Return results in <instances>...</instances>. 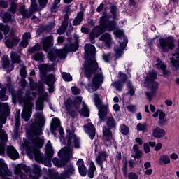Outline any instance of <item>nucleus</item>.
<instances>
[{
	"mask_svg": "<svg viewBox=\"0 0 179 179\" xmlns=\"http://www.w3.org/2000/svg\"><path fill=\"white\" fill-rule=\"evenodd\" d=\"M94 171H96V165L93 161H91L88 169V177H90V178L94 177Z\"/></svg>",
	"mask_w": 179,
	"mask_h": 179,
	"instance_id": "c9c22d12",
	"label": "nucleus"
},
{
	"mask_svg": "<svg viewBox=\"0 0 179 179\" xmlns=\"http://www.w3.org/2000/svg\"><path fill=\"white\" fill-rule=\"evenodd\" d=\"M99 110V117L101 121H103L106 118V115L108 114V108L107 106H102Z\"/></svg>",
	"mask_w": 179,
	"mask_h": 179,
	"instance_id": "c756f323",
	"label": "nucleus"
},
{
	"mask_svg": "<svg viewBox=\"0 0 179 179\" xmlns=\"http://www.w3.org/2000/svg\"><path fill=\"white\" fill-rule=\"evenodd\" d=\"M171 62L176 69H179V48L176 50V54L171 58Z\"/></svg>",
	"mask_w": 179,
	"mask_h": 179,
	"instance_id": "bb28decb",
	"label": "nucleus"
},
{
	"mask_svg": "<svg viewBox=\"0 0 179 179\" xmlns=\"http://www.w3.org/2000/svg\"><path fill=\"white\" fill-rule=\"evenodd\" d=\"M55 66V64L52 63L50 64H43L38 66V69L41 73V78L42 79H45V83L47 86L49 87V92L52 93L54 92V83L57 80L55 78V76L54 74H48L45 75V72H51V71H54V67Z\"/></svg>",
	"mask_w": 179,
	"mask_h": 179,
	"instance_id": "6e6552de",
	"label": "nucleus"
},
{
	"mask_svg": "<svg viewBox=\"0 0 179 179\" xmlns=\"http://www.w3.org/2000/svg\"><path fill=\"white\" fill-rule=\"evenodd\" d=\"M69 16H68V14H65L64 15V20L62 22V25L57 29L58 34H64V33H65V31H66V29H67L68 24H69Z\"/></svg>",
	"mask_w": 179,
	"mask_h": 179,
	"instance_id": "5701e85b",
	"label": "nucleus"
},
{
	"mask_svg": "<svg viewBox=\"0 0 179 179\" xmlns=\"http://www.w3.org/2000/svg\"><path fill=\"white\" fill-rule=\"evenodd\" d=\"M10 55L12 64H10V62L9 61V57L3 56L2 57V66L6 69V72L7 73L13 71L15 68V65H13V64H20V62H22V58L17 52L11 51Z\"/></svg>",
	"mask_w": 179,
	"mask_h": 179,
	"instance_id": "9b49d317",
	"label": "nucleus"
},
{
	"mask_svg": "<svg viewBox=\"0 0 179 179\" xmlns=\"http://www.w3.org/2000/svg\"><path fill=\"white\" fill-rule=\"evenodd\" d=\"M128 179H138L139 176H138V174L134 173V172H130L128 173Z\"/></svg>",
	"mask_w": 179,
	"mask_h": 179,
	"instance_id": "864d4df0",
	"label": "nucleus"
},
{
	"mask_svg": "<svg viewBox=\"0 0 179 179\" xmlns=\"http://www.w3.org/2000/svg\"><path fill=\"white\" fill-rule=\"evenodd\" d=\"M72 142L73 143V146L76 149H80V138L77 136L76 134L71 133L67 136V147L63 148V149H69L71 148V155L72 152L73 150V148L72 147Z\"/></svg>",
	"mask_w": 179,
	"mask_h": 179,
	"instance_id": "dca6fc26",
	"label": "nucleus"
},
{
	"mask_svg": "<svg viewBox=\"0 0 179 179\" xmlns=\"http://www.w3.org/2000/svg\"><path fill=\"white\" fill-rule=\"evenodd\" d=\"M106 125L108 128L107 127H103V141L106 146H111L114 142V138H113V134L110 129H114L117 127L114 117H110L108 118Z\"/></svg>",
	"mask_w": 179,
	"mask_h": 179,
	"instance_id": "9d476101",
	"label": "nucleus"
},
{
	"mask_svg": "<svg viewBox=\"0 0 179 179\" xmlns=\"http://www.w3.org/2000/svg\"><path fill=\"white\" fill-rule=\"evenodd\" d=\"M40 50H41V45H40L38 43H36L34 47L29 48L28 49V52H29V54H33V52L40 51Z\"/></svg>",
	"mask_w": 179,
	"mask_h": 179,
	"instance_id": "a18cd8bd",
	"label": "nucleus"
},
{
	"mask_svg": "<svg viewBox=\"0 0 179 179\" xmlns=\"http://www.w3.org/2000/svg\"><path fill=\"white\" fill-rule=\"evenodd\" d=\"M27 45H29V41L26 39H22V41H21V47L26 48Z\"/></svg>",
	"mask_w": 179,
	"mask_h": 179,
	"instance_id": "0e129e2a",
	"label": "nucleus"
},
{
	"mask_svg": "<svg viewBox=\"0 0 179 179\" xmlns=\"http://www.w3.org/2000/svg\"><path fill=\"white\" fill-rule=\"evenodd\" d=\"M127 86L129 88V93L130 96H134V94H135V88H134V85H132V83L131 81H129L127 83Z\"/></svg>",
	"mask_w": 179,
	"mask_h": 179,
	"instance_id": "8fccbe9b",
	"label": "nucleus"
},
{
	"mask_svg": "<svg viewBox=\"0 0 179 179\" xmlns=\"http://www.w3.org/2000/svg\"><path fill=\"white\" fill-rule=\"evenodd\" d=\"M136 129H137V131H140L141 132H143V134H145V132H146V131H148V124L138 123L136 125Z\"/></svg>",
	"mask_w": 179,
	"mask_h": 179,
	"instance_id": "ea45409f",
	"label": "nucleus"
},
{
	"mask_svg": "<svg viewBox=\"0 0 179 179\" xmlns=\"http://www.w3.org/2000/svg\"><path fill=\"white\" fill-rule=\"evenodd\" d=\"M110 13L113 19H117V17L118 16V8H117L115 5H112L110 6Z\"/></svg>",
	"mask_w": 179,
	"mask_h": 179,
	"instance_id": "79ce46f5",
	"label": "nucleus"
},
{
	"mask_svg": "<svg viewBox=\"0 0 179 179\" xmlns=\"http://www.w3.org/2000/svg\"><path fill=\"white\" fill-rule=\"evenodd\" d=\"M94 104L96 106V107H97V108H101V107L103 106L101 105V99H100V96H99V94L96 93H94Z\"/></svg>",
	"mask_w": 179,
	"mask_h": 179,
	"instance_id": "4c0bfd02",
	"label": "nucleus"
},
{
	"mask_svg": "<svg viewBox=\"0 0 179 179\" xmlns=\"http://www.w3.org/2000/svg\"><path fill=\"white\" fill-rule=\"evenodd\" d=\"M127 2L129 8L131 9H135V8H136V3L135 2V0H129Z\"/></svg>",
	"mask_w": 179,
	"mask_h": 179,
	"instance_id": "4d7b16f0",
	"label": "nucleus"
},
{
	"mask_svg": "<svg viewBox=\"0 0 179 179\" xmlns=\"http://www.w3.org/2000/svg\"><path fill=\"white\" fill-rule=\"evenodd\" d=\"M170 157L167 155H163L159 158V163L161 164H170Z\"/></svg>",
	"mask_w": 179,
	"mask_h": 179,
	"instance_id": "58836bf2",
	"label": "nucleus"
},
{
	"mask_svg": "<svg viewBox=\"0 0 179 179\" xmlns=\"http://www.w3.org/2000/svg\"><path fill=\"white\" fill-rule=\"evenodd\" d=\"M170 158L171 160H177V159H178V155L176 154V152H173L171 154Z\"/></svg>",
	"mask_w": 179,
	"mask_h": 179,
	"instance_id": "338daca9",
	"label": "nucleus"
},
{
	"mask_svg": "<svg viewBox=\"0 0 179 179\" xmlns=\"http://www.w3.org/2000/svg\"><path fill=\"white\" fill-rule=\"evenodd\" d=\"M55 26V22H51L48 25H44L41 27V29L43 31H51L52 29H54V27Z\"/></svg>",
	"mask_w": 179,
	"mask_h": 179,
	"instance_id": "c03bdc74",
	"label": "nucleus"
},
{
	"mask_svg": "<svg viewBox=\"0 0 179 179\" xmlns=\"http://www.w3.org/2000/svg\"><path fill=\"white\" fill-rule=\"evenodd\" d=\"M32 58L34 61H40V62H43L44 54H43L41 52H38L33 55Z\"/></svg>",
	"mask_w": 179,
	"mask_h": 179,
	"instance_id": "e433bc0d",
	"label": "nucleus"
},
{
	"mask_svg": "<svg viewBox=\"0 0 179 179\" xmlns=\"http://www.w3.org/2000/svg\"><path fill=\"white\" fill-rule=\"evenodd\" d=\"M128 111L129 113H136V106L135 105H130L127 107Z\"/></svg>",
	"mask_w": 179,
	"mask_h": 179,
	"instance_id": "6e6d98bb",
	"label": "nucleus"
},
{
	"mask_svg": "<svg viewBox=\"0 0 179 179\" xmlns=\"http://www.w3.org/2000/svg\"><path fill=\"white\" fill-rule=\"evenodd\" d=\"M9 115H10V109L8 103H0V155L8 156L12 160H17L20 157L19 152L13 145L6 147L8 134L3 129Z\"/></svg>",
	"mask_w": 179,
	"mask_h": 179,
	"instance_id": "39448f33",
	"label": "nucleus"
},
{
	"mask_svg": "<svg viewBox=\"0 0 179 179\" xmlns=\"http://www.w3.org/2000/svg\"><path fill=\"white\" fill-rule=\"evenodd\" d=\"M157 78V73L155 70L149 71L146 78L144 80L145 85L150 87L151 92H146L145 95L147 96L148 100H152L156 95L157 89H159V83L155 81V79Z\"/></svg>",
	"mask_w": 179,
	"mask_h": 179,
	"instance_id": "1a4fd4ad",
	"label": "nucleus"
},
{
	"mask_svg": "<svg viewBox=\"0 0 179 179\" xmlns=\"http://www.w3.org/2000/svg\"><path fill=\"white\" fill-rule=\"evenodd\" d=\"M32 13L38 12L40 10V8H38V4L34 0H31V6L29 8Z\"/></svg>",
	"mask_w": 179,
	"mask_h": 179,
	"instance_id": "a19ab883",
	"label": "nucleus"
},
{
	"mask_svg": "<svg viewBox=\"0 0 179 179\" xmlns=\"http://www.w3.org/2000/svg\"><path fill=\"white\" fill-rule=\"evenodd\" d=\"M112 86L116 89L118 92L122 91V83L121 81H116L112 83Z\"/></svg>",
	"mask_w": 179,
	"mask_h": 179,
	"instance_id": "de8ad7c7",
	"label": "nucleus"
},
{
	"mask_svg": "<svg viewBox=\"0 0 179 179\" xmlns=\"http://www.w3.org/2000/svg\"><path fill=\"white\" fill-rule=\"evenodd\" d=\"M80 103H82V96L76 97L73 103L69 100L65 101L66 110L71 117H76V111L75 110L79 111Z\"/></svg>",
	"mask_w": 179,
	"mask_h": 179,
	"instance_id": "ddd939ff",
	"label": "nucleus"
},
{
	"mask_svg": "<svg viewBox=\"0 0 179 179\" xmlns=\"http://www.w3.org/2000/svg\"><path fill=\"white\" fill-rule=\"evenodd\" d=\"M77 166L78 169L79 173L83 177L86 176V174H87V169L85 166V162L82 159H79L77 161Z\"/></svg>",
	"mask_w": 179,
	"mask_h": 179,
	"instance_id": "393cba45",
	"label": "nucleus"
},
{
	"mask_svg": "<svg viewBox=\"0 0 179 179\" xmlns=\"http://www.w3.org/2000/svg\"><path fill=\"white\" fill-rule=\"evenodd\" d=\"M100 41H103L105 43V45L108 47V48H111V45L113 44V38H111V35L108 33L103 34L100 38Z\"/></svg>",
	"mask_w": 179,
	"mask_h": 179,
	"instance_id": "b1692460",
	"label": "nucleus"
},
{
	"mask_svg": "<svg viewBox=\"0 0 179 179\" xmlns=\"http://www.w3.org/2000/svg\"><path fill=\"white\" fill-rule=\"evenodd\" d=\"M157 46L162 52H167L174 48V38L173 36L161 38L159 39Z\"/></svg>",
	"mask_w": 179,
	"mask_h": 179,
	"instance_id": "4468645a",
	"label": "nucleus"
},
{
	"mask_svg": "<svg viewBox=\"0 0 179 179\" xmlns=\"http://www.w3.org/2000/svg\"><path fill=\"white\" fill-rule=\"evenodd\" d=\"M81 33H84V34H87L89 33V28H86L85 26L81 27Z\"/></svg>",
	"mask_w": 179,
	"mask_h": 179,
	"instance_id": "774afa93",
	"label": "nucleus"
},
{
	"mask_svg": "<svg viewBox=\"0 0 179 179\" xmlns=\"http://www.w3.org/2000/svg\"><path fill=\"white\" fill-rule=\"evenodd\" d=\"M66 170L61 173L59 178L61 179L69 178L71 176L75 174V166L73 163L66 166Z\"/></svg>",
	"mask_w": 179,
	"mask_h": 179,
	"instance_id": "6ab92c4d",
	"label": "nucleus"
},
{
	"mask_svg": "<svg viewBox=\"0 0 179 179\" xmlns=\"http://www.w3.org/2000/svg\"><path fill=\"white\" fill-rule=\"evenodd\" d=\"M143 152L139 150V146L138 144H135L133 146V154L131 155L132 157L134 159H141L142 157Z\"/></svg>",
	"mask_w": 179,
	"mask_h": 179,
	"instance_id": "7c9ffc66",
	"label": "nucleus"
},
{
	"mask_svg": "<svg viewBox=\"0 0 179 179\" xmlns=\"http://www.w3.org/2000/svg\"><path fill=\"white\" fill-rule=\"evenodd\" d=\"M76 41L71 44H67L64 46V49H51L54 45V37L49 36L42 39L43 50L48 52V58L49 60L54 62L57 59V57L61 59H65L68 52H74L78 51L79 48V42L78 41V36H75Z\"/></svg>",
	"mask_w": 179,
	"mask_h": 179,
	"instance_id": "423d86ee",
	"label": "nucleus"
},
{
	"mask_svg": "<svg viewBox=\"0 0 179 179\" xmlns=\"http://www.w3.org/2000/svg\"><path fill=\"white\" fill-rule=\"evenodd\" d=\"M30 38H31V34L30 32H27L22 36L23 40H27L29 41Z\"/></svg>",
	"mask_w": 179,
	"mask_h": 179,
	"instance_id": "bf43d9fd",
	"label": "nucleus"
},
{
	"mask_svg": "<svg viewBox=\"0 0 179 179\" xmlns=\"http://www.w3.org/2000/svg\"><path fill=\"white\" fill-rule=\"evenodd\" d=\"M143 149L145 153H149V152H150V147H149V144H148V143L143 144Z\"/></svg>",
	"mask_w": 179,
	"mask_h": 179,
	"instance_id": "680f3d73",
	"label": "nucleus"
},
{
	"mask_svg": "<svg viewBox=\"0 0 179 179\" xmlns=\"http://www.w3.org/2000/svg\"><path fill=\"white\" fill-rule=\"evenodd\" d=\"M157 112L159 113V118L160 121H163V120H164V118H166V113H164V112H163L160 109H158Z\"/></svg>",
	"mask_w": 179,
	"mask_h": 179,
	"instance_id": "5fc2aeb1",
	"label": "nucleus"
},
{
	"mask_svg": "<svg viewBox=\"0 0 179 179\" xmlns=\"http://www.w3.org/2000/svg\"><path fill=\"white\" fill-rule=\"evenodd\" d=\"M38 97L36 103V113L34 115V121L30 126L27 134L28 141L24 140L21 145V149L24 150L30 157L34 159L38 163H42L47 167H51V159L54 156V148L51 141H48L45 145V153L48 159L43 156L40 149L44 145V137L43 129L45 127L46 119L43 110H44V101H48V94H38Z\"/></svg>",
	"mask_w": 179,
	"mask_h": 179,
	"instance_id": "f257e3e1",
	"label": "nucleus"
},
{
	"mask_svg": "<svg viewBox=\"0 0 179 179\" xmlns=\"http://www.w3.org/2000/svg\"><path fill=\"white\" fill-rule=\"evenodd\" d=\"M0 177L3 179H12V172L8 169L3 159H0Z\"/></svg>",
	"mask_w": 179,
	"mask_h": 179,
	"instance_id": "f3484780",
	"label": "nucleus"
},
{
	"mask_svg": "<svg viewBox=\"0 0 179 179\" xmlns=\"http://www.w3.org/2000/svg\"><path fill=\"white\" fill-rule=\"evenodd\" d=\"M84 131L85 134H87L92 141L94 139V136H96V128L92 123H88L87 124L84 126Z\"/></svg>",
	"mask_w": 179,
	"mask_h": 179,
	"instance_id": "aec40b11",
	"label": "nucleus"
},
{
	"mask_svg": "<svg viewBox=\"0 0 179 179\" xmlns=\"http://www.w3.org/2000/svg\"><path fill=\"white\" fill-rule=\"evenodd\" d=\"M156 61V69L162 71L164 76H167V75H169V71H167V66H166V64H164V62H163V61H162L160 58H157Z\"/></svg>",
	"mask_w": 179,
	"mask_h": 179,
	"instance_id": "412c9836",
	"label": "nucleus"
},
{
	"mask_svg": "<svg viewBox=\"0 0 179 179\" xmlns=\"http://www.w3.org/2000/svg\"><path fill=\"white\" fill-rule=\"evenodd\" d=\"M107 157H108V155L107 152H99L96 157V162L98 166H100L101 169H103V164L106 160H107Z\"/></svg>",
	"mask_w": 179,
	"mask_h": 179,
	"instance_id": "4be33fe9",
	"label": "nucleus"
},
{
	"mask_svg": "<svg viewBox=\"0 0 179 179\" xmlns=\"http://www.w3.org/2000/svg\"><path fill=\"white\" fill-rule=\"evenodd\" d=\"M62 76L63 80H64L65 82H72V76H71L70 73H68L66 72H62Z\"/></svg>",
	"mask_w": 179,
	"mask_h": 179,
	"instance_id": "49530a36",
	"label": "nucleus"
},
{
	"mask_svg": "<svg viewBox=\"0 0 179 179\" xmlns=\"http://www.w3.org/2000/svg\"><path fill=\"white\" fill-rule=\"evenodd\" d=\"M0 8H8V1L1 0Z\"/></svg>",
	"mask_w": 179,
	"mask_h": 179,
	"instance_id": "e2e57ef3",
	"label": "nucleus"
},
{
	"mask_svg": "<svg viewBox=\"0 0 179 179\" xmlns=\"http://www.w3.org/2000/svg\"><path fill=\"white\" fill-rule=\"evenodd\" d=\"M85 50V66H84V74L88 80H90V78L93 75L92 83L86 85L85 83L81 82V86H85L87 92L93 93L96 92L100 86L104 82V75L101 68L99 67V64L96 61V47L92 44H85L84 47Z\"/></svg>",
	"mask_w": 179,
	"mask_h": 179,
	"instance_id": "f03ea898",
	"label": "nucleus"
},
{
	"mask_svg": "<svg viewBox=\"0 0 179 179\" xmlns=\"http://www.w3.org/2000/svg\"><path fill=\"white\" fill-rule=\"evenodd\" d=\"M24 173H29L30 171V167L25 164H20L15 167L14 173L17 177H20V179H38L41 177V168L38 164H34V170L29 174H24Z\"/></svg>",
	"mask_w": 179,
	"mask_h": 179,
	"instance_id": "0eeeda50",
	"label": "nucleus"
},
{
	"mask_svg": "<svg viewBox=\"0 0 179 179\" xmlns=\"http://www.w3.org/2000/svg\"><path fill=\"white\" fill-rule=\"evenodd\" d=\"M15 2H17V0H11V5L10 8L11 13H16V10L17 9V4L15 3Z\"/></svg>",
	"mask_w": 179,
	"mask_h": 179,
	"instance_id": "09e8293b",
	"label": "nucleus"
},
{
	"mask_svg": "<svg viewBox=\"0 0 179 179\" xmlns=\"http://www.w3.org/2000/svg\"><path fill=\"white\" fill-rule=\"evenodd\" d=\"M0 17L2 18V21L3 22V23L12 22V15L8 12L1 10L0 13Z\"/></svg>",
	"mask_w": 179,
	"mask_h": 179,
	"instance_id": "2f4dec72",
	"label": "nucleus"
},
{
	"mask_svg": "<svg viewBox=\"0 0 179 179\" xmlns=\"http://www.w3.org/2000/svg\"><path fill=\"white\" fill-rule=\"evenodd\" d=\"M26 66H22L20 71V74L22 78H26L27 75Z\"/></svg>",
	"mask_w": 179,
	"mask_h": 179,
	"instance_id": "13d9d810",
	"label": "nucleus"
},
{
	"mask_svg": "<svg viewBox=\"0 0 179 179\" xmlns=\"http://www.w3.org/2000/svg\"><path fill=\"white\" fill-rule=\"evenodd\" d=\"M0 101H6L9 99V96L6 95L7 93H10L13 97H15L18 101H23L24 103V109L22 110L21 117L24 121L27 122L30 117H31V114H33V103L32 100H34L36 97H37V92L27 91L26 97L27 100L23 99V91L20 90L17 93H15V89L13 88V85L10 83H8L6 86L0 83Z\"/></svg>",
	"mask_w": 179,
	"mask_h": 179,
	"instance_id": "20e7f679",
	"label": "nucleus"
},
{
	"mask_svg": "<svg viewBox=\"0 0 179 179\" xmlns=\"http://www.w3.org/2000/svg\"><path fill=\"white\" fill-rule=\"evenodd\" d=\"M71 156H72V148H62L58 152V157L62 159V161L58 158H53L52 163L56 167H65Z\"/></svg>",
	"mask_w": 179,
	"mask_h": 179,
	"instance_id": "f8f14e48",
	"label": "nucleus"
},
{
	"mask_svg": "<svg viewBox=\"0 0 179 179\" xmlns=\"http://www.w3.org/2000/svg\"><path fill=\"white\" fill-rule=\"evenodd\" d=\"M83 12L78 13L76 17L73 21V26H79L83 20Z\"/></svg>",
	"mask_w": 179,
	"mask_h": 179,
	"instance_id": "f704fd0d",
	"label": "nucleus"
},
{
	"mask_svg": "<svg viewBox=\"0 0 179 179\" xmlns=\"http://www.w3.org/2000/svg\"><path fill=\"white\" fill-rule=\"evenodd\" d=\"M20 118L19 116H15V126L13 129L14 138L17 139L20 134Z\"/></svg>",
	"mask_w": 179,
	"mask_h": 179,
	"instance_id": "a878e982",
	"label": "nucleus"
},
{
	"mask_svg": "<svg viewBox=\"0 0 179 179\" xmlns=\"http://www.w3.org/2000/svg\"><path fill=\"white\" fill-rule=\"evenodd\" d=\"M152 135L155 138H163L166 135V131L160 127H156L153 129Z\"/></svg>",
	"mask_w": 179,
	"mask_h": 179,
	"instance_id": "72a5a7b5",
	"label": "nucleus"
},
{
	"mask_svg": "<svg viewBox=\"0 0 179 179\" xmlns=\"http://www.w3.org/2000/svg\"><path fill=\"white\" fill-rule=\"evenodd\" d=\"M71 91L73 94H74L75 96L78 95V94H80V89H79L78 87H71Z\"/></svg>",
	"mask_w": 179,
	"mask_h": 179,
	"instance_id": "603ef678",
	"label": "nucleus"
},
{
	"mask_svg": "<svg viewBox=\"0 0 179 179\" xmlns=\"http://www.w3.org/2000/svg\"><path fill=\"white\" fill-rule=\"evenodd\" d=\"M110 58H111V54H104L103 55V59L105 61V62H110Z\"/></svg>",
	"mask_w": 179,
	"mask_h": 179,
	"instance_id": "052dcab7",
	"label": "nucleus"
},
{
	"mask_svg": "<svg viewBox=\"0 0 179 179\" xmlns=\"http://www.w3.org/2000/svg\"><path fill=\"white\" fill-rule=\"evenodd\" d=\"M20 12L22 15V17L25 19H29L33 15V11L29 8V10L26 9V6H21L20 7Z\"/></svg>",
	"mask_w": 179,
	"mask_h": 179,
	"instance_id": "cd10ccee",
	"label": "nucleus"
},
{
	"mask_svg": "<svg viewBox=\"0 0 179 179\" xmlns=\"http://www.w3.org/2000/svg\"><path fill=\"white\" fill-rule=\"evenodd\" d=\"M48 2V0H38L39 5L40 6H41V8H44V6L47 5Z\"/></svg>",
	"mask_w": 179,
	"mask_h": 179,
	"instance_id": "69168bd1",
	"label": "nucleus"
},
{
	"mask_svg": "<svg viewBox=\"0 0 179 179\" xmlns=\"http://www.w3.org/2000/svg\"><path fill=\"white\" fill-rule=\"evenodd\" d=\"M50 132L55 136H57V132H59L60 135V142H62L63 143L65 142V138H64V128L61 126V121L57 117L52 119L50 126Z\"/></svg>",
	"mask_w": 179,
	"mask_h": 179,
	"instance_id": "2eb2a0df",
	"label": "nucleus"
},
{
	"mask_svg": "<svg viewBox=\"0 0 179 179\" xmlns=\"http://www.w3.org/2000/svg\"><path fill=\"white\" fill-rule=\"evenodd\" d=\"M120 132L122 135H128L129 134V128L125 124H122L120 126Z\"/></svg>",
	"mask_w": 179,
	"mask_h": 179,
	"instance_id": "37998d69",
	"label": "nucleus"
},
{
	"mask_svg": "<svg viewBox=\"0 0 179 179\" xmlns=\"http://www.w3.org/2000/svg\"><path fill=\"white\" fill-rule=\"evenodd\" d=\"M9 30H10V27L8 25H4L3 24H0V40L3 38V34L4 36H6V34L9 33Z\"/></svg>",
	"mask_w": 179,
	"mask_h": 179,
	"instance_id": "473e14b6",
	"label": "nucleus"
},
{
	"mask_svg": "<svg viewBox=\"0 0 179 179\" xmlns=\"http://www.w3.org/2000/svg\"><path fill=\"white\" fill-rule=\"evenodd\" d=\"M117 27V23L115 20H110V15L107 13L103 14V16L100 17L99 25L93 27L92 31L90 33V40L92 44H94V38L100 37L103 33L106 31H113V34L115 36L116 38H119L120 46L115 45V55L116 59L121 58L124 54V50L128 45V38L124 34V31L121 29H115Z\"/></svg>",
	"mask_w": 179,
	"mask_h": 179,
	"instance_id": "7ed1b4c3",
	"label": "nucleus"
},
{
	"mask_svg": "<svg viewBox=\"0 0 179 179\" xmlns=\"http://www.w3.org/2000/svg\"><path fill=\"white\" fill-rule=\"evenodd\" d=\"M79 113L80 115H82L83 117H85L86 118L90 117V110H89V108L87 107V105H86L85 101L82 102V109L79 110Z\"/></svg>",
	"mask_w": 179,
	"mask_h": 179,
	"instance_id": "c85d7f7f",
	"label": "nucleus"
},
{
	"mask_svg": "<svg viewBox=\"0 0 179 179\" xmlns=\"http://www.w3.org/2000/svg\"><path fill=\"white\" fill-rule=\"evenodd\" d=\"M5 44L8 48H12L15 45H17V43H19V38L13 32H10L8 37L5 38Z\"/></svg>",
	"mask_w": 179,
	"mask_h": 179,
	"instance_id": "a211bd4d",
	"label": "nucleus"
},
{
	"mask_svg": "<svg viewBox=\"0 0 179 179\" xmlns=\"http://www.w3.org/2000/svg\"><path fill=\"white\" fill-rule=\"evenodd\" d=\"M127 79H128V77L127 76V74L120 71L119 72V82H122L124 83V82H127Z\"/></svg>",
	"mask_w": 179,
	"mask_h": 179,
	"instance_id": "3c124183",
	"label": "nucleus"
}]
</instances>
